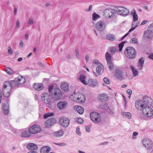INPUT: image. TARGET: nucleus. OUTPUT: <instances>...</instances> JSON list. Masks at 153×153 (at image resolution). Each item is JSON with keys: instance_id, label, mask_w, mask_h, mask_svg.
Segmentation results:
<instances>
[{"instance_id": "4", "label": "nucleus", "mask_w": 153, "mask_h": 153, "mask_svg": "<svg viewBox=\"0 0 153 153\" xmlns=\"http://www.w3.org/2000/svg\"><path fill=\"white\" fill-rule=\"evenodd\" d=\"M124 53L126 57L129 59L134 58L137 54L136 51L134 48L131 46L127 47L124 51Z\"/></svg>"}, {"instance_id": "31", "label": "nucleus", "mask_w": 153, "mask_h": 153, "mask_svg": "<svg viewBox=\"0 0 153 153\" xmlns=\"http://www.w3.org/2000/svg\"><path fill=\"white\" fill-rule=\"evenodd\" d=\"M82 96L83 99L81 98V97H78L76 99V102H78L79 103H83L85 102V97L84 95L81 94Z\"/></svg>"}, {"instance_id": "57", "label": "nucleus", "mask_w": 153, "mask_h": 153, "mask_svg": "<svg viewBox=\"0 0 153 153\" xmlns=\"http://www.w3.org/2000/svg\"><path fill=\"white\" fill-rule=\"evenodd\" d=\"M49 116L48 113L45 114L43 115V118L44 119H46Z\"/></svg>"}, {"instance_id": "23", "label": "nucleus", "mask_w": 153, "mask_h": 153, "mask_svg": "<svg viewBox=\"0 0 153 153\" xmlns=\"http://www.w3.org/2000/svg\"><path fill=\"white\" fill-rule=\"evenodd\" d=\"M60 87L61 89L64 91H68L69 86L66 82L62 83L61 84Z\"/></svg>"}, {"instance_id": "50", "label": "nucleus", "mask_w": 153, "mask_h": 153, "mask_svg": "<svg viewBox=\"0 0 153 153\" xmlns=\"http://www.w3.org/2000/svg\"><path fill=\"white\" fill-rule=\"evenodd\" d=\"M129 34V33H127L124 35L120 39V41H121L123 40Z\"/></svg>"}, {"instance_id": "54", "label": "nucleus", "mask_w": 153, "mask_h": 153, "mask_svg": "<svg viewBox=\"0 0 153 153\" xmlns=\"http://www.w3.org/2000/svg\"><path fill=\"white\" fill-rule=\"evenodd\" d=\"M19 47L21 48H22L23 47V42L22 40H21L19 43Z\"/></svg>"}, {"instance_id": "34", "label": "nucleus", "mask_w": 153, "mask_h": 153, "mask_svg": "<svg viewBox=\"0 0 153 153\" xmlns=\"http://www.w3.org/2000/svg\"><path fill=\"white\" fill-rule=\"evenodd\" d=\"M4 71L9 75H11L14 73L13 70L10 67H7L5 68Z\"/></svg>"}, {"instance_id": "29", "label": "nucleus", "mask_w": 153, "mask_h": 153, "mask_svg": "<svg viewBox=\"0 0 153 153\" xmlns=\"http://www.w3.org/2000/svg\"><path fill=\"white\" fill-rule=\"evenodd\" d=\"M106 39L111 41H114L115 40V36L111 34H108L106 36Z\"/></svg>"}, {"instance_id": "12", "label": "nucleus", "mask_w": 153, "mask_h": 153, "mask_svg": "<svg viewBox=\"0 0 153 153\" xmlns=\"http://www.w3.org/2000/svg\"><path fill=\"white\" fill-rule=\"evenodd\" d=\"M106 26V24L102 21L98 22L96 25L97 30L100 31L104 30Z\"/></svg>"}, {"instance_id": "39", "label": "nucleus", "mask_w": 153, "mask_h": 153, "mask_svg": "<svg viewBox=\"0 0 153 153\" xmlns=\"http://www.w3.org/2000/svg\"><path fill=\"white\" fill-rule=\"evenodd\" d=\"M123 116L128 119H131V114L129 112H124Z\"/></svg>"}, {"instance_id": "46", "label": "nucleus", "mask_w": 153, "mask_h": 153, "mask_svg": "<svg viewBox=\"0 0 153 153\" xmlns=\"http://www.w3.org/2000/svg\"><path fill=\"white\" fill-rule=\"evenodd\" d=\"M56 145L59 146H66L67 144L65 143H54Z\"/></svg>"}, {"instance_id": "22", "label": "nucleus", "mask_w": 153, "mask_h": 153, "mask_svg": "<svg viewBox=\"0 0 153 153\" xmlns=\"http://www.w3.org/2000/svg\"><path fill=\"white\" fill-rule=\"evenodd\" d=\"M102 108L103 109L106 110V111L109 114H113L112 109L110 108L109 105L108 103H105L103 105Z\"/></svg>"}, {"instance_id": "64", "label": "nucleus", "mask_w": 153, "mask_h": 153, "mask_svg": "<svg viewBox=\"0 0 153 153\" xmlns=\"http://www.w3.org/2000/svg\"><path fill=\"white\" fill-rule=\"evenodd\" d=\"M93 62L94 64H97L99 63V61L97 59L94 60V61Z\"/></svg>"}, {"instance_id": "55", "label": "nucleus", "mask_w": 153, "mask_h": 153, "mask_svg": "<svg viewBox=\"0 0 153 153\" xmlns=\"http://www.w3.org/2000/svg\"><path fill=\"white\" fill-rule=\"evenodd\" d=\"M138 134V133L137 132L134 131L133 132V136H132V138H135V137H134V136H135L137 135Z\"/></svg>"}, {"instance_id": "30", "label": "nucleus", "mask_w": 153, "mask_h": 153, "mask_svg": "<svg viewBox=\"0 0 153 153\" xmlns=\"http://www.w3.org/2000/svg\"><path fill=\"white\" fill-rule=\"evenodd\" d=\"M86 76L84 74H81L79 77V79L81 82L84 85H87L85 80Z\"/></svg>"}, {"instance_id": "13", "label": "nucleus", "mask_w": 153, "mask_h": 153, "mask_svg": "<svg viewBox=\"0 0 153 153\" xmlns=\"http://www.w3.org/2000/svg\"><path fill=\"white\" fill-rule=\"evenodd\" d=\"M51 95L47 93L43 94L41 96L42 101L46 104L49 103V101L51 100Z\"/></svg>"}, {"instance_id": "61", "label": "nucleus", "mask_w": 153, "mask_h": 153, "mask_svg": "<svg viewBox=\"0 0 153 153\" xmlns=\"http://www.w3.org/2000/svg\"><path fill=\"white\" fill-rule=\"evenodd\" d=\"M148 22V20H144L140 24V25H143L146 24Z\"/></svg>"}, {"instance_id": "17", "label": "nucleus", "mask_w": 153, "mask_h": 153, "mask_svg": "<svg viewBox=\"0 0 153 153\" xmlns=\"http://www.w3.org/2000/svg\"><path fill=\"white\" fill-rule=\"evenodd\" d=\"M153 33L148 29L145 31L144 33V36L146 39H151L153 37Z\"/></svg>"}, {"instance_id": "11", "label": "nucleus", "mask_w": 153, "mask_h": 153, "mask_svg": "<svg viewBox=\"0 0 153 153\" xmlns=\"http://www.w3.org/2000/svg\"><path fill=\"white\" fill-rule=\"evenodd\" d=\"M114 10L111 9H107L104 11V16L106 18H111L114 16Z\"/></svg>"}, {"instance_id": "48", "label": "nucleus", "mask_w": 153, "mask_h": 153, "mask_svg": "<svg viewBox=\"0 0 153 153\" xmlns=\"http://www.w3.org/2000/svg\"><path fill=\"white\" fill-rule=\"evenodd\" d=\"M75 52L76 58L78 59H79V54L78 50L77 49H76Z\"/></svg>"}, {"instance_id": "60", "label": "nucleus", "mask_w": 153, "mask_h": 153, "mask_svg": "<svg viewBox=\"0 0 153 153\" xmlns=\"http://www.w3.org/2000/svg\"><path fill=\"white\" fill-rule=\"evenodd\" d=\"M76 133L77 134L79 135L80 133L79 131V127H77L76 129Z\"/></svg>"}, {"instance_id": "28", "label": "nucleus", "mask_w": 153, "mask_h": 153, "mask_svg": "<svg viewBox=\"0 0 153 153\" xmlns=\"http://www.w3.org/2000/svg\"><path fill=\"white\" fill-rule=\"evenodd\" d=\"M122 71L120 70H116L115 71V76L116 77L120 79H123V76L122 75Z\"/></svg>"}, {"instance_id": "56", "label": "nucleus", "mask_w": 153, "mask_h": 153, "mask_svg": "<svg viewBox=\"0 0 153 153\" xmlns=\"http://www.w3.org/2000/svg\"><path fill=\"white\" fill-rule=\"evenodd\" d=\"M37 65H39V66H41V67H44V65L43 64H42V63H41V62H37Z\"/></svg>"}, {"instance_id": "47", "label": "nucleus", "mask_w": 153, "mask_h": 153, "mask_svg": "<svg viewBox=\"0 0 153 153\" xmlns=\"http://www.w3.org/2000/svg\"><path fill=\"white\" fill-rule=\"evenodd\" d=\"M148 29L153 33V24H150L149 26Z\"/></svg>"}, {"instance_id": "16", "label": "nucleus", "mask_w": 153, "mask_h": 153, "mask_svg": "<svg viewBox=\"0 0 153 153\" xmlns=\"http://www.w3.org/2000/svg\"><path fill=\"white\" fill-rule=\"evenodd\" d=\"M9 101H7L6 103H4L2 106L3 112L5 115H7L9 113Z\"/></svg>"}, {"instance_id": "25", "label": "nucleus", "mask_w": 153, "mask_h": 153, "mask_svg": "<svg viewBox=\"0 0 153 153\" xmlns=\"http://www.w3.org/2000/svg\"><path fill=\"white\" fill-rule=\"evenodd\" d=\"M98 98L100 101L103 102L107 100L108 97L105 94H102L99 96Z\"/></svg>"}, {"instance_id": "52", "label": "nucleus", "mask_w": 153, "mask_h": 153, "mask_svg": "<svg viewBox=\"0 0 153 153\" xmlns=\"http://www.w3.org/2000/svg\"><path fill=\"white\" fill-rule=\"evenodd\" d=\"M33 21H34L33 19H30L28 22V24L30 25L33 24Z\"/></svg>"}, {"instance_id": "44", "label": "nucleus", "mask_w": 153, "mask_h": 153, "mask_svg": "<svg viewBox=\"0 0 153 153\" xmlns=\"http://www.w3.org/2000/svg\"><path fill=\"white\" fill-rule=\"evenodd\" d=\"M77 122L80 123L82 124L83 123L84 121L81 118H78L76 120Z\"/></svg>"}, {"instance_id": "21", "label": "nucleus", "mask_w": 153, "mask_h": 153, "mask_svg": "<svg viewBox=\"0 0 153 153\" xmlns=\"http://www.w3.org/2000/svg\"><path fill=\"white\" fill-rule=\"evenodd\" d=\"M51 150V148L48 146H44L42 147L40 150V153H48Z\"/></svg>"}, {"instance_id": "14", "label": "nucleus", "mask_w": 153, "mask_h": 153, "mask_svg": "<svg viewBox=\"0 0 153 153\" xmlns=\"http://www.w3.org/2000/svg\"><path fill=\"white\" fill-rule=\"evenodd\" d=\"M27 148L30 151H37L38 147L35 144L30 143L27 145Z\"/></svg>"}, {"instance_id": "38", "label": "nucleus", "mask_w": 153, "mask_h": 153, "mask_svg": "<svg viewBox=\"0 0 153 153\" xmlns=\"http://www.w3.org/2000/svg\"><path fill=\"white\" fill-rule=\"evenodd\" d=\"M108 65L109 70L111 71L114 68V65L112 61H111L109 62H107Z\"/></svg>"}, {"instance_id": "51", "label": "nucleus", "mask_w": 153, "mask_h": 153, "mask_svg": "<svg viewBox=\"0 0 153 153\" xmlns=\"http://www.w3.org/2000/svg\"><path fill=\"white\" fill-rule=\"evenodd\" d=\"M86 131L88 132H89L90 131V128L89 126H87L85 127Z\"/></svg>"}, {"instance_id": "63", "label": "nucleus", "mask_w": 153, "mask_h": 153, "mask_svg": "<svg viewBox=\"0 0 153 153\" xmlns=\"http://www.w3.org/2000/svg\"><path fill=\"white\" fill-rule=\"evenodd\" d=\"M148 58L150 59L153 60V53L150 55L148 56Z\"/></svg>"}, {"instance_id": "37", "label": "nucleus", "mask_w": 153, "mask_h": 153, "mask_svg": "<svg viewBox=\"0 0 153 153\" xmlns=\"http://www.w3.org/2000/svg\"><path fill=\"white\" fill-rule=\"evenodd\" d=\"M144 63V59L143 57H141L139 60V63L138 65L140 66L141 69V70L143 68Z\"/></svg>"}, {"instance_id": "32", "label": "nucleus", "mask_w": 153, "mask_h": 153, "mask_svg": "<svg viewBox=\"0 0 153 153\" xmlns=\"http://www.w3.org/2000/svg\"><path fill=\"white\" fill-rule=\"evenodd\" d=\"M130 67L132 70L134 75L135 76H137L138 75V72L135 69L134 67L132 65H131L130 66Z\"/></svg>"}, {"instance_id": "15", "label": "nucleus", "mask_w": 153, "mask_h": 153, "mask_svg": "<svg viewBox=\"0 0 153 153\" xmlns=\"http://www.w3.org/2000/svg\"><path fill=\"white\" fill-rule=\"evenodd\" d=\"M68 105V103L66 101H60L57 104V106L60 110H62L65 108Z\"/></svg>"}, {"instance_id": "5", "label": "nucleus", "mask_w": 153, "mask_h": 153, "mask_svg": "<svg viewBox=\"0 0 153 153\" xmlns=\"http://www.w3.org/2000/svg\"><path fill=\"white\" fill-rule=\"evenodd\" d=\"M114 11L117 14L122 15L123 16H126L128 15L129 11L126 8L123 7H114Z\"/></svg>"}, {"instance_id": "45", "label": "nucleus", "mask_w": 153, "mask_h": 153, "mask_svg": "<svg viewBox=\"0 0 153 153\" xmlns=\"http://www.w3.org/2000/svg\"><path fill=\"white\" fill-rule=\"evenodd\" d=\"M104 82L107 84H109L110 82L109 79L107 77H104L103 79Z\"/></svg>"}, {"instance_id": "62", "label": "nucleus", "mask_w": 153, "mask_h": 153, "mask_svg": "<svg viewBox=\"0 0 153 153\" xmlns=\"http://www.w3.org/2000/svg\"><path fill=\"white\" fill-rule=\"evenodd\" d=\"M19 27V20H17L16 22V28H18Z\"/></svg>"}, {"instance_id": "8", "label": "nucleus", "mask_w": 153, "mask_h": 153, "mask_svg": "<svg viewBox=\"0 0 153 153\" xmlns=\"http://www.w3.org/2000/svg\"><path fill=\"white\" fill-rule=\"evenodd\" d=\"M90 118L91 120L94 122L96 123L100 122V114L98 112H93L90 114Z\"/></svg>"}, {"instance_id": "3", "label": "nucleus", "mask_w": 153, "mask_h": 153, "mask_svg": "<svg viewBox=\"0 0 153 153\" xmlns=\"http://www.w3.org/2000/svg\"><path fill=\"white\" fill-rule=\"evenodd\" d=\"M53 85H49L48 88V91L51 95L52 99L55 101L59 100L62 96L61 90L58 88H54Z\"/></svg>"}, {"instance_id": "42", "label": "nucleus", "mask_w": 153, "mask_h": 153, "mask_svg": "<svg viewBox=\"0 0 153 153\" xmlns=\"http://www.w3.org/2000/svg\"><path fill=\"white\" fill-rule=\"evenodd\" d=\"M116 51V48L114 47H112L110 49V53L112 55H114L115 54Z\"/></svg>"}, {"instance_id": "24", "label": "nucleus", "mask_w": 153, "mask_h": 153, "mask_svg": "<svg viewBox=\"0 0 153 153\" xmlns=\"http://www.w3.org/2000/svg\"><path fill=\"white\" fill-rule=\"evenodd\" d=\"M32 135L31 134L30 132V131L28 129V130H25L23 131L21 134V136L23 137H28L31 136Z\"/></svg>"}, {"instance_id": "58", "label": "nucleus", "mask_w": 153, "mask_h": 153, "mask_svg": "<svg viewBox=\"0 0 153 153\" xmlns=\"http://www.w3.org/2000/svg\"><path fill=\"white\" fill-rule=\"evenodd\" d=\"M108 143V142H105L100 144V145H105L107 144Z\"/></svg>"}, {"instance_id": "20", "label": "nucleus", "mask_w": 153, "mask_h": 153, "mask_svg": "<svg viewBox=\"0 0 153 153\" xmlns=\"http://www.w3.org/2000/svg\"><path fill=\"white\" fill-rule=\"evenodd\" d=\"M87 85L92 87H95L96 86L97 84V81L96 80L92 79H89L87 83Z\"/></svg>"}, {"instance_id": "9", "label": "nucleus", "mask_w": 153, "mask_h": 153, "mask_svg": "<svg viewBox=\"0 0 153 153\" xmlns=\"http://www.w3.org/2000/svg\"><path fill=\"white\" fill-rule=\"evenodd\" d=\"M31 134H35L39 132L41 130L40 126L38 125H32L28 128Z\"/></svg>"}, {"instance_id": "19", "label": "nucleus", "mask_w": 153, "mask_h": 153, "mask_svg": "<svg viewBox=\"0 0 153 153\" xmlns=\"http://www.w3.org/2000/svg\"><path fill=\"white\" fill-rule=\"evenodd\" d=\"M131 13L132 16L133 17V22H132V26L133 25L135 24L134 22H136L138 20V16L136 13L135 9H133L131 12Z\"/></svg>"}, {"instance_id": "43", "label": "nucleus", "mask_w": 153, "mask_h": 153, "mask_svg": "<svg viewBox=\"0 0 153 153\" xmlns=\"http://www.w3.org/2000/svg\"><path fill=\"white\" fill-rule=\"evenodd\" d=\"M130 42L133 44H137L138 43V41L135 38H132L130 41Z\"/></svg>"}, {"instance_id": "33", "label": "nucleus", "mask_w": 153, "mask_h": 153, "mask_svg": "<svg viewBox=\"0 0 153 153\" xmlns=\"http://www.w3.org/2000/svg\"><path fill=\"white\" fill-rule=\"evenodd\" d=\"M127 41H123L121 42L118 45V47L119 48V51L120 52L122 51L123 47L125 43H127Z\"/></svg>"}, {"instance_id": "10", "label": "nucleus", "mask_w": 153, "mask_h": 153, "mask_svg": "<svg viewBox=\"0 0 153 153\" xmlns=\"http://www.w3.org/2000/svg\"><path fill=\"white\" fill-rule=\"evenodd\" d=\"M56 119L54 118H51L48 119L45 122V126L46 128H49L56 123Z\"/></svg>"}, {"instance_id": "41", "label": "nucleus", "mask_w": 153, "mask_h": 153, "mask_svg": "<svg viewBox=\"0 0 153 153\" xmlns=\"http://www.w3.org/2000/svg\"><path fill=\"white\" fill-rule=\"evenodd\" d=\"M92 16L93 20L94 21H96L100 17V15L97 14L95 13H94L92 14Z\"/></svg>"}, {"instance_id": "27", "label": "nucleus", "mask_w": 153, "mask_h": 153, "mask_svg": "<svg viewBox=\"0 0 153 153\" xmlns=\"http://www.w3.org/2000/svg\"><path fill=\"white\" fill-rule=\"evenodd\" d=\"M64 134V131L62 130H60L53 133V134L55 137H61Z\"/></svg>"}, {"instance_id": "18", "label": "nucleus", "mask_w": 153, "mask_h": 153, "mask_svg": "<svg viewBox=\"0 0 153 153\" xmlns=\"http://www.w3.org/2000/svg\"><path fill=\"white\" fill-rule=\"evenodd\" d=\"M33 87L36 91H41L44 88L43 85L40 83H34L33 85Z\"/></svg>"}, {"instance_id": "59", "label": "nucleus", "mask_w": 153, "mask_h": 153, "mask_svg": "<svg viewBox=\"0 0 153 153\" xmlns=\"http://www.w3.org/2000/svg\"><path fill=\"white\" fill-rule=\"evenodd\" d=\"M89 57L88 55H86L85 56L86 62L87 63L88 61Z\"/></svg>"}, {"instance_id": "36", "label": "nucleus", "mask_w": 153, "mask_h": 153, "mask_svg": "<svg viewBox=\"0 0 153 153\" xmlns=\"http://www.w3.org/2000/svg\"><path fill=\"white\" fill-rule=\"evenodd\" d=\"M48 107L51 109H53L55 105V104L54 102H51V100L49 101V104H46Z\"/></svg>"}, {"instance_id": "6", "label": "nucleus", "mask_w": 153, "mask_h": 153, "mask_svg": "<svg viewBox=\"0 0 153 153\" xmlns=\"http://www.w3.org/2000/svg\"><path fill=\"white\" fill-rule=\"evenodd\" d=\"M142 143L144 146L149 150H151L153 148V143L152 141L148 138H145L143 140Z\"/></svg>"}, {"instance_id": "35", "label": "nucleus", "mask_w": 153, "mask_h": 153, "mask_svg": "<svg viewBox=\"0 0 153 153\" xmlns=\"http://www.w3.org/2000/svg\"><path fill=\"white\" fill-rule=\"evenodd\" d=\"M105 57L107 62H109L111 61V56L110 54L108 52H106L105 53Z\"/></svg>"}, {"instance_id": "49", "label": "nucleus", "mask_w": 153, "mask_h": 153, "mask_svg": "<svg viewBox=\"0 0 153 153\" xmlns=\"http://www.w3.org/2000/svg\"><path fill=\"white\" fill-rule=\"evenodd\" d=\"M8 53L10 54H12L13 53V51L11 49V47L10 46H9L8 48Z\"/></svg>"}, {"instance_id": "26", "label": "nucleus", "mask_w": 153, "mask_h": 153, "mask_svg": "<svg viewBox=\"0 0 153 153\" xmlns=\"http://www.w3.org/2000/svg\"><path fill=\"white\" fill-rule=\"evenodd\" d=\"M74 109L80 114H82L84 112V108L81 106L77 105L74 106Z\"/></svg>"}, {"instance_id": "40", "label": "nucleus", "mask_w": 153, "mask_h": 153, "mask_svg": "<svg viewBox=\"0 0 153 153\" xmlns=\"http://www.w3.org/2000/svg\"><path fill=\"white\" fill-rule=\"evenodd\" d=\"M102 67H103V65L101 64H100L96 68L97 72L98 73H100L101 71Z\"/></svg>"}, {"instance_id": "1", "label": "nucleus", "mask_w": 153, "mask_h": 153, "mask_svg": "<svg viewBox=\"0 0 153 153\" xmlns=\"http://www.w3.org/2000/svg\"><path fill=\"white\" fill-rule=\"evenodd\" d=\"M136 108L138 110H142L143 113H139L138 116L141 119L146 116L150 117L153 115V101L152 98L144 96L143 100H137L135 102Z\"/></svg>"}, {"instance_id": "7", "label": "nucleus", "mask_w": 153, "mask_h": 153, "mask_svg": "<svg viewBox=\"0 0 153 153\" xmlns=\"http://www.w3.org/2000/svg\"><path fill=\"white\" fill-rule=\"evenodd\" d=\"M60 124L63 127H67L69 125L70 121L69 119L65 117H61L59 119Z\"/></svg>"}, {"instance_id": "53", "label": "nucleus", "mask_w": 153, "mask_h": 153, "mask_svg": "<svg viewBox=\"0 0 153 153\" xmlns=\"http://www.w3.org/2000/svg\"><path fill=\"white\" fill-rule=\"evenodd\" d=\"M127 93L129 95H131L132 93V91L131 90L128 89L127 90Z\"/></svg>"}, {"instance_id": "2", "label": "nucleus", "mask_w": 153, "mask_h": 153, "mask_svg": "<svg viewBox=\"0 0 153 153\" xmlns=\"http://www.w3.org/2000/svg\"><path fill=\"white\" fill-rule=\"evenodd\" d=\"M25 82V78L22 76L20 78H16L15 80L5 82L3 86V94L5 97H7L10 95L12 88L18 87V85L24 84Z\"/></svg>"}]
</instances>
